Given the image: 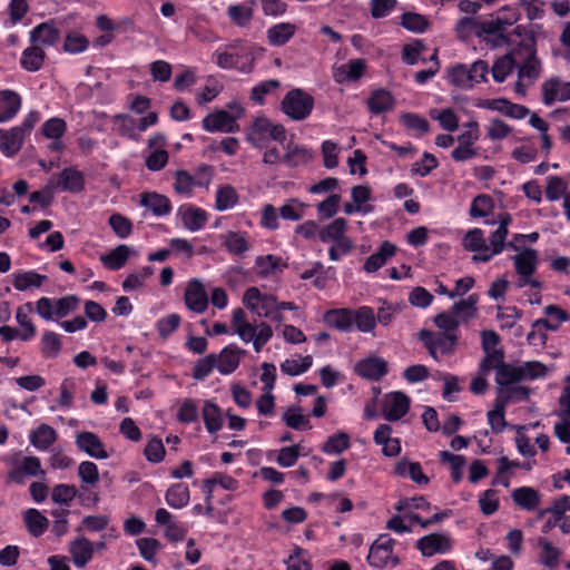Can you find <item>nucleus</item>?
Segmentation results:
<instances>
[{
	"instance_id": "nucleus-1",
	"label": "nucleus",
	"mask_w": 570,
	"mask_h": 570,
	"mask_svg": "<svg viewBox=\"0 0 570 570\" xmlns=\"http://www.w3.org/2000/svg\"><path fill=\"white\" fill-rule=\"evenodd\" d=\"M346 230L347 220L342 217L335 218L322 227L320 240L323 243H334L328 249L331 261L337 262L342 256L353 250L354 242L346 235Z\"/></svg>"
},
{
	"instance_id": "nucleus-2",
	"label": "nucleus",
	"mask_w": 570,
	"mask_h": 570,
	"mask_svg": "<svg viewBox=\"0 0 570 570\" xmlns=\"http://www.w3.org/2000/svg\"><path fill=\"white\" fill-rule=\"evenodd\" d=\"M283 112L295 121L306 119L314 108V98L299 88L289 90L281 104Z\"/></svg>"
},
{
	"instance_id": "nucleus-3",
	"label": "nucleus",
	"mask_w": 570,
	"mask_h": 570,
	"mask_svg": "<svg viewBox=\"0 0 570 570\" xmlns=\"http://www.w3.org/2000/svg\"><path fill=\"white\" fill-rule=\"evenodd\" d=\"M518 49H521L520 62L517 65L518 76L527 79L528 85H532L540 75V61L537 58L534 38L524 40Z\"/></svg>"
},
{
	"instance_id": "nucleus-4",
	"label": "nucleus",
	"mask_w": 570,
	"mask_h": 570,
	"mask_svg": "<svg viewBox=\"0 0 570 570\" xmlns=\"http://www.w3.org/2000/svg\"><path fill=\"white\" fill-rule=\"evenodd\" d=\"M267 137L283 142L286 138V131L284 126L274 125L267 118L261 117L255 119L252 126V131L247 137V140L256 147H264V142Z\"/></svg>"
},
{
	"instance_id": "nucleus-5",
	"label": "nucleus",
	"mask_w": 570,
	"mask_h": 570,
	"mask_svg": "<svg viewBox=\"0 0 570 570\" xmlns=\"http://www.w3.org/2000/svg\"><path fill=\"white\" fill-rule=\"evenodd\" d=\"M229 108L234 111L233 115L225 110L206 116L203 120V127L207 131H225L233 132L236 130V118L243 115V108L237 104H230Z\"/></svg>"
},
{
	"instance_id": "nucleus-6",
	"label": "nucleus",
	"mask_w": 570,
	"mask_h": 570,
	"mask_svg": "<svg viewBox=\"0 0 570 570\" xmlns=\"http://www.w3.org/2000/svg\"><path fill=\"white\" fill-rule=\"evenodd\" d=\"M243 304L258 316L268 317L277 309L278 302L275 296L262 294L257 287H249L243 295Z\"/></svg>"
},
{
	"instance_id": "nucleus-7",
	"label": "nucleus",
	"mask_w": 570,
	"mask_h": 570,
	"mask_svg": "<svg viewBox=\"0 0 570 570\" xmlns=\"http://www.w3.org/2000/svg\"><path fill=\"white\" fill-rule=\"evenodd\" d=\"M420 340L423 342L424 346L428 348L429 354L438 360L436 352L440 351L442 354L448 355L452 354L458 344L456 334H439L435 335L433 332L428 330H422L420 332Z\"/></svg>"
},
{
	"instance_id": "nucleus-8",
	"label": "nucleus",
	"mask_w": 570,
	"mask_h": 570,
	"mask_svg": "<svg viewBox=\"0 0 570 570\" xmlns=\"http://www.w3.org/2000/svg\"><path fill=\"white\" fill-rule=\"evenodd\" d=\"M394 540L387 535L380 537L371 547L367 560L372 567L384 568L399 563V558L393 556Z\"/></svg>"
},
{
	"instance_id": "nucleus-9",
	"label": "nucleus",
	"mask_w": 570,
	"mask_h": 570,
	"mask_svg": "<svg viewBox=\"0 0 570 570\" xmlns=\"http://www.w3.org/2000/svg\"><path fill=\"white\" fill-rule=\"evenodd\" d=\"M463 246L466 250L476 253L473 262H488L500 252H494V245H487L483 232L480 228L469 230L463 238Z\"/></svg>"
},
{
	"instance_id": "nucleus-10",
	"label": "nucleus",
	"mask_w": 570,
	"mask_h": 570,
	"mask_svg": "<svg viewBox=\"0 0 570 570\" xmlns=\"http://www.w3.org/2000/svg\"><path fill=\"white\" fill-rule=\"evenodd\" d=\"M410 399L402 392L386 394L383 400L382 412L387 421H397L409 411Z\"/></svg>"
},
{
	"instance_id": "nucleus-11",
	"label": "nucleus",
	"mask_w": 570,
	"mask_h": 570,
	"mask_svg": "<svg viewBox=\"0 0 570 570\" xmlns=\"http://www.w3.org/2000/svg\"><path fill=\"white\" fill-rule=\"evenodd\" d=\"M186 306L195 312L203 313L208 306V296L199 279H191L184 295Z\"/></svg>"
},
{
	"instance_id": "nucleus-12",
	"label": "nucleus",
	"mask_w": 570,
	"mask_h": 570,
	"mask_svg": "<svg viewBox=\"0 0 570 570\" xmlns=\"http://www.w3.org/2000/svg\"><path fill=\"white\" fill-rule=\"evenodd\" d=\"M518 20L515 13L509 18H497L494 20H487L480 22L479 35H489L497 37L495 45L505 43L508 41L504 35L507 27L512 26Z\"/></svg>"
},
{
	"instance_id": "nucleus-13",
	"label": "nucleus",
	"mask_w": 570,
	"mask_h": 570,
	"mask_svg": "<svg viewBox=\"0 0 570 570\" xmlns=\"http://www.w3.org/2000/svg\"><path fill=\"white\" fill-rule=\"evenodd\" d=\"M416 548L425 557H431L435 553L446 552L451 548V539L444 533H431L421 538Z\"/></svg>"
},
{
	"instance_id": "nucleus-14",
	"label": "nucleus",
	"mask_w": 570,
	"mask_h": 570,
	"mask_svg": "<svg viewBox=\"0 0 570 570\" xmlns=\"http://www.w3.org/2000/svg\"><path fill=\"white\" fill-rule=\"evenodd\" d=\"M56 188L70 193H79L85 187V178L81 171L73 167L65 168L60 174L52 177Z\"/></svg>"
},
{
	"instance_id": "nucleus-15",
	"label": "nucleus",
	"mask_w": 570,
	"mask_h": 570,
	"mask_svg": "<svg viewBox=\"0 0 570 570\" xmlns=\"http://www.w3.org/2000/svg\"><path fill=\"white\" fill-rule=\"evenodd\" d=\"M543 102L551 105L559 100L564 101L570 99V82H562L558 78L547 80L542 85Z\"/></svg>"
},
{
	"instance_id": "nucleus-16",
	"label": "nucleus",
	"mask_w": 570,
	"mask_h": 570,
	"mask_svg": "<svg viewBox=\"0 0 570 570\" xmlns=\"http://www.w3.org/2000/svg\"><path fill=\"white\" fill-rule=\"evenodd\" d=\"M76 443L80 450L91 458L104 460L109 456L100 439L92 432L78 433Z\"/></svg>"
},
{
	"instance_id": "nucleus-17",
	"label": "nucleus",
	"mask_w": 570,
	"mask_h": 570,
	"mask_svg": "<svg viewBox=\"0 0 570 570\" xmlns=\"http://www.w3.org/2000/svg\"><path fill=\"white\" fill-rule=\"evenodd\" d=\"M355 372L368 380H380L387 372V363L380 357H368L355 365Z\"/></svg>"
},
{
	"instance_id": "nucleus-18",
	"label": "nucleus",
	"mask_w": 570,
	"mask_h": 570,
	"mask_svg": "<svg viewBox=\"0 0 570 570\" xmlns=\"http://www.w3.org/2000/svg\"><path fill=\"white\" fill-rule=\"evenodd\" d=\"M521 49H514L512 52L497 59L492 66V75L495 81L502 82L512 72L513 68L520 62Z\"/></svg>"
},
{
	"instance_id": "nucleus-19",
	"label": "nucleus",
	"mask_w": 570,
	"mask_h": 570,
	"mask_svg": "<svg viewBox=\"0 0 570 570\" xmlns=\"http://www.w3.org/2000/svg\"><path fill=\"white\" fill-rule=\"evenodd\" d=\"M481 106L500 111L501 114L515 119H522L530 114V110L527 107L512 104L504 98L485 100Z\"/></svg>"
},
{
	"instance_id": "nucleus-20",
	"label": "nucleus",
	"mask_w": 570,
	"mask_h": 570,
	"mask_svg": "<svg viewBox=\"0 0 570 570\" xmlns=\"http://www.w3.org/2000/svg\"><path fill=\"white\" fill-rule=\"evenodd\" d=\"M60 37V31L50 22H42L30 32V42L42 48L55 45Z\"/></svg>"
},
{
	"instance_id": "nucleus-21",
	"label": "nucleus",
	"mask_w": 570,
	"mask_h": 570,
	"mask_svg": "<svg viewBox=\"0 0 570 570\" xmlns=\"http://www.w3.org/2000/svg\"><path fill=\"white\" fill-rule=\"evenodd\" d=\"M72 562L78 568H83L92 558L95 547L85 537L77 538L70 543Z\"/></svg>"
},
{
	"instance_id": "nucleus-22",
	"label": "nucleus",
	"mask_w": 570,
	"mask_h": 570,
	"mask_svg": "<svg viewBox=\"0 0 570 570\" xmlns=\"http://www.w3.org/2000/svg\"><path fill=\"white\" fill-rule=\"evenodd\" d=\"M0 149L7 155L12 156L17 154L24 139V128L14 127L10 130L0 131Z\"/></svg>"
},
{
	"instance_id": "nucleus-23",
	"label": "nucleus",
	"mask_w": 570,
	"mask_h": 570,
	"mask_svg": "<svg viewBox=\"0 0 570 570\" xmlns=\"http://www.w3.org/2000/svg\"><path fill=\"white\" fill-rule=\"evenodd\" d=\"M517 273L522 277H530L537 268L538 255L533 248H524L513 257Z\"/></svg>"
},
{
	"instance_id": "nucleus-24",
	"label": "nucleus",
	"mask_w": 570,
	"mask_h": 570,
	"mask_svg": "<svg viewBox=\"0 0 570 570\" xmlns=\"http://www.w3.org/2000/svg\"><path fill=\"white\" fill-rule=\"evenodd\" d=\"M511 497L517 505L528 511L535 510L541 503L539 492L530 487L513 490Z\"/></svg>"
},
{
	"instance_id": "nucleus-25",
	"label": "nucleus",
	"mask_w": 570,
	"mask_h": 570,
	"mask_svg": "<svg viewBox=\"0 0 570 570\" xmlns=\"http://www.w3.org/2000/svg\"><path fill=\"white\" fill-rule=\"evenodd\" d=\"M21 107L20 96L12 90L0 91V122L11 119Z\"/></svg>"
},
{
	"instance_id": "nucleus-26",
	"label": "nucleus",
	"mask_w": 570,
	"mask_h": 570,
	"mask_svg": "<svg viewBox=\"0 0 570 570\" xmlns=\"http://www.w3.org/2000/svg\"><path fill=\"white\" fill-rule=\"evenodd\" d=\"M396 247L390 242H384L379 250L368 256L364 264V269L367 273H374L380 269L387 261L395 254Z\"/></svg>"
},
{
	"instance_id": "nucleus-27",
	"label": "nucleus",
	"mask_w": 570,
	"mask_h": 570,
	"mask_svg": "<svg viewBox=\"0 0 570 570\" xmlns=\"http://www.w3.org/2000/svg\"><path fill=\"white\" fill-rule=\"evenodd\" d=\"M140 205L151 210L156 216H163L170 212L169 199L157 193H145L140 196Z\"/></svg>"
},
{
	"instance_id": "nucleus-28",
	"label": "nucleus",
	"mask_w": 570,
	"mask_h": 570,
	"mask_svg": "<svg viewBox=\"0 0 570 570\" xmlns=\"http://www.w3.org/2000/svg\"><path fill=\"white\" fill-rule=\"evenodd\" d=\"M46 59V52L39 46L31 43L30 47L23 50L20 63L23 69L35 72L41 69Z\"/></svg>"
},
{
	"instance_id": "nucleus-29",
	"label": "nucleus",
	"mask_w": 570,
	"mask_h": 570,
	"mask_svg": "<svg viewBox=\"0 0 570 570\" xmlns=\"http://www.w3.org/2000/svg\"><path fill=\"white\" fill-rule=\"evenodd\" d=\"M131 248L125 244L118 245L100 257L101 263L111 271L120 269L125 266L127 259L131 254Z\"/></svg>"
},
{
	"instance_id": "nucleus-30",
	"label": "nucleus",
	"mask_w": 570,
	"mask_h": 570,
	"mask_svg": "<svg viewBox=\"0 0 570 570\" xmlns=\"http://www.w3.org/2000/svg\"><path fill=\"white\" fill-rule=\"evenodd\" d=\"M521 381L523 380L519 366H513L504 361L498 366V373L495 374L498 387H508Z\"/></svg>"
},
{
	"instance_id": "nucleus-31",
	"label": "nucleus",
	"mask_w": 570,
	"mask_h": 570,
	"mask_svg": "<svg viewBox=\"0 0 570 570\" xmlns=\"http://www.w3.org/2000/svg\"><path fill=\"white\" fill-rule=\"evenodd\" d=\"M296 31V27L289 22H282L267 30V40L272 46L285 45Z\"/></svg>"
},
{
	"instance_id": "nucleus-32",
	"label": "nucleus",
	"mask_w": 570,
	"mask_h": 570,
	"mask_svg": "<svg viewBox=\"0 0 570 570\" xmlns=\"http://www.w3.org/2000/svg\"><path fill=\"white\" fill-rule=\"evenodd\" d=\"M57 440V432L48 424H40L30 435V442L39 450H47Z\"/></svg>"
},
{
	"instance_id": "nucleus-33",
	"label": "nucleus",
	"mask_w": 570,
	"mask_h": 570,
	"mask_svg": "<svg viewBox=\"0 0 570 570\" xmlns=\"http://www.w3.org/2000/svg\"><path fill=\"white\" fill-rule=\"evenodd\" d=\"M324 321L327 325L340 331H348L353 324V315L350 309H331L324 314Z\"/></svg>"
},
{
	"instance_id": "nucleus-34",
	"label": "nucleus",
	"mask_w": 570,
	"mask_h": 570,
	"mask_svg": "<svg viewBox=\"0 0 570 570\" xmlns=\"http://www.w3.org/2000/svg\"><path fill=\"white\" fill-rule=\"evenodd\" d=\"M529 394V387L515 384L508 387H498L495 400L507 406V404L510 402L528 400Z\"/></svg>"
},
{
	"instance_id": "nucleus-35",
	"label": "nucleus",
	"mask_w": 570,
	"mask_h": 570,
	"mask_svg": "<svg viewBox=\"0 0 570 570\" xmlns=\"http://www.w3.org/2000/svg\"><path fill=\"white\" fill-rule=\"evenodd\" d=\"M240 351L237 348L225 347L217 357V368L222 374H230L239 364Z\"/></svg>"
},
{
	"instance_id": "nucleus-36",
	"label": "nucleus",
	"mask_w": 570,
	"mask_h": 570,
	"mask_svg": "<svg viewBox=\"0 0 570 570\" xmlns=\"http://www.w3.org/2000/svg\"><path fill=\"white\" fill-rule=\"evenodd\" d=\"M238 203V194L232 185L218 187L216 193L215 208L218 212H225L233 208Z\"/></svg>"
},
{
	"instance_id": "nucleus-37",
	"label": "nucleus",
	"mask_w": 570,
	"mask_h": 570,
	"mask_svg": "<svg viewBox=\"0 0 570 570\" xmlns=\"http://www.w3.org/2000/svg\"><path fill=\"white\" fill-rule=\"evenodd\" d=\"M23 519L28 528V531L33 537L41 535L49 525L48 519L36 509H28L24 512Z\"/></svg>"
},
{
	"instance_id": "nucleus-38",
	"label": "nucleus",
	"mask_w": 570,
	"mask_h": 570,
	"mask_svg": "<svg viewBox=\"0 0 570 570\" xmlns=\"http://www.w3.org/2000/svg\"><path fill=\"white\" fill-rule=\"evenodd\" d=\"M394 99L392 95L383 89L374 91L367 100L368 109L373 114H381L392 109Z\"/></svg>"
},
{
	"instance_id": "nucleus-39",
	"label": "nucleus",
	"mask_w": 570,
	"mask_h": 570,
	"mask_svg": "<svg viewBox=\"0 0 570 570\" xmlns=\"http://www.w3.org/2000/svg\"><path fill=\"white\" fill-rule=\"evenodd\" d=\"M46 279V275L33 271L17 273L13 275V286L18 291H26L29 287H40Z\"/></svg>"
},
{
	"instance_id": "nucleus-40",
	"label": "nucleus",
	"mask_w": 570,
	"mask_h": 570,
	"mask_svg": "<svg viewBox=\"0 0 570 570\" xmlns=\"http://www.w3.org/2000/svg\"><path fill=\"white\" fill-rule=\"evenodd\" d=\"M285 424L294 430L311 429L307 416L302 413L299 406H289L283 414Z\"/></svg>"
},
{
	"instance_id": "nucleus-41",
	"label": "nucleus",
	"mask_w": 570,
	"mask_h": 570,
	"mask_svg": "<svg viewBox=\"0 0 570 570\" xmlns=\"http://www.w3.org/2000/svg\"><path fill=\"white\" fill-rule=\"evenodd\" d=\"M181 219L187 229L196 232L206 224L207 215L203 209L189 207L183 213Z\"/></svg>"
},
{
	"instance_id": "nucleus-42",
	"label": "nucleus",
	"mask_w": 570,
	"mask_h": 570,
	"mask_svg": "<svg viewBox=\"0 0 570 570\" xmlns=\"http://www.w3.org/2000/svg\"><path fill=\"white\" fill-rule=\"evenodd\" d=\"M189 501V490L183 484H174L166 493V502L174 509L185 507Z\"/></svg>"
},
{
	"instance_id": "nucleus-43",
	"label": "nucleus",
	"mask_w": 570,
	"mask_h": 570,
	"mask_svg": "<svg viewBox=\"0 0 570 570\" xmlns=\"http://www.w3.org/2000/svg\"><path fill=\"white\" fill-rule=\"evenodd\" d=\"M478 301L479 296L476 294H472L466 299L455 303L452 307L454 316L462 320L473 318L476 314Z\"/></svg>"
},
{
	"instance_id": "nucleus-44",
	"label": "nucleus",
	"mask_w": 570,
	"mask_h": 570,
	"mask_svg": "<svg viewBox=\"0 0 570 570\" xmlns=\"http://www.w3.org/2000/svg\"><path fill=\"white\" fill-rule=\"evenodd\" d=\"M203 417L208 432L214 433L222 428V417L218 406L213 402H206L203 409Z\"/></svg>"
},
{
	"instance_id": "nucleus-45",
	"label": "nucleus",
	"mask_w": 570,
	"mask_h": 570,
	"mask_svg": "<svg viewBox=\"0 0 570 570\" xmlns=\"http://www.w3.org/2000/svg\"><path fill=\"white\" fill-rule=\"evenodd\" d=\"M498 222L499 226L490 236V240L494 245V252H502L505 246L504 240L508 236V225L511 222V216L509 214L500 215Z\"/></svg>"
},
{
	"instance_id": "nucleus-46",
	"label": "nucleus",
	"mask_w": 570,
	"mask_h": 570,
	"mask_svg": "<svg viewBox=\"0 0 570 570\" xmlns=\"http://www.w3.org/2000/svg\"><path fill=\"white\" fill-rule=\"evenodd\" d=\"M61 351V341L55 332H45L41 337V352L46 357H57Z\"/></svg>"
},
{
	"instance_id": "nucleus-47",
	"label": "nucleus",
	"mask_w": 570,
	"mask_h": 570,
	"mask_svg": "<svg viewBox=\"0 0 570 570\" xmlns=\"http://www.w3.org/2000/svg\"><path fill=\"white\" fill-rule=\"evenodd\" d=\"M395 472L400 475L409 472L411 479L419 484H426L429 482V478L422 472L421 465L417 462H399L395 465Z\"/></svg>"
},
{
	"instance_id": "nucleus-48",
	"label": "nucleus",
	"mask_w": 570,
	"mask_h": 570,
	"mask_svg": "<svg viewBox=\"0 0 570 570\" xmlns=\"http://www.w3.org/2000/svg\"><path fill=\"white\" fill-rule=\"evenodd\" d=\"M353 321L361 332H371L376 323L374 312L371 307H361L355 312Z\"/></svg>"
},
{
	"instance_id": "nucleus-49",
	"label": "nucleus",
	"mask_w": 570,
	"mask_h": 570,
	"mask_svg": "<svg viewBox=\"0 0 570 570\" xmlns=\"http://www.w3.org/2000/svg\"><path fill=\"white\" fill-rule=\"evenodd\" d=\"M350 448V436L345 432H338L330 436L323 444V452L325 453H342Z\"/></svg>"
},
{
	"instance_id": "nucleus-50",
	"label": "nucleus",
	"mask_w": 570,
	"mask_h": 570,
	"mask_svg": "<svg viewBox=\"0 0 570 570\" xmlns=\"http://www.w3.org/2000/svg\"><path fill=\"white\" fill-rule=\"evenodd\" d=\"M449 79L452 85L468 89L472 88L471 75L469 68L463 65H458L449 70Z\"/></svg>"
},
{
	"instance_id": "nucleus-51",
	"label": "nucleus",
	"mask_w": 570,
	"mask_h": 570,
	"mask_svg": "<svg viewBox=\"0 0 570 570\" xmlns=\"http://www.w3.org/2000/svg\"><path fill=\"white\" fill-rule=\"evenodd\" d=\"M225 246L230 253L236 255H242L249 249V244L245 236L238 232H229L226 235Z\"/></svg>"
},
{
	"instance_id": "nucleus-52",
	"label": "nucleus",
	"mask_w": 570,
	"mask_h": 570,
	"mask_svg": "<svg viewBox=\"0 0 570 570\" xmlns=\"http://www.w3.org/2000/svg\"><path fill=\"white\" fill-rule=\"evenodd\" d=\"M505 405L499 401H494V409L488 412V421L493 432L499 433L503 431L507 425L505 417Z\"/></svg>"
},
{
	"instance_id": "nucleus-53",
	"label": "nucleus",
	"mask_w": 570,
	"mask_h": 570,
	"mask_svg": "<svg viewBox=\"0 0 570 570\" xmlns=\"http://www.w3.org/2000/svg\"><path fill=\"white\" fill-rule=\"evenodd\" d=\"M279 258L274 255L258 256L255 259L256 274L261 277H266L274 273L279 265Z\"/></svg>"
},
{
	"instance_id": "nucleus-54",
	"label": "nucleus",
	"mask_w": 570,
	"mask_h": 570,
	"mask_svg": "<svg viewBox=\"0 0 570 570\" xmlns=\"http://www.w3.org/2000/svg\"><path fill=\"white\" fill-rule=\"evenodd\" d=\"M371 198V189L364 185H357L352 188V200L362 209L363 214H368L373 210V206L365 205Z\"/></svg>"
},
{
	"instance_id": "nucleus-55",
	"label": "nucleus",
	"mask_w": 570,
	"mask_h": 570,
	"mask_svg": "<svg viewBox=\"0 0 570 570\" xmlns=\"http://www.w3.org/2000/svg\"><path fill=\"white\" fill-rule=\"evenodd\" d=\"M484 353L485 356L480 363V373L487 375L492 368H495V372L498 373V366H500L504 360L503 350H493L492 352Z\"/></svg>"
},
{
	"instance_id": "nucleus-56",
	"label": "nucleus",
	"mask_w": 570,
	"mask_h": 570,
	"mask_svg": "<svg viewBox=\"0 0 570 570\" xmlns=\"http://www.w3.org/2000/svg\"><path fill=\"white\" fill-rule=\"evenodd\" d=\"M154 274L150 266H145L140 272L129 274L122 283L126 291H132L141 287L147 278Z\"/></svg>"
},
{
	"instance_id": "nucleus-57",
	"label": "nucleus",
	"mask_w": 570,
	"mask_h": 570,
	"mask_svg": "<svg viewBox=\"0 0 570 570\" xmlns=\"http://www.w3.org/2000/svg\"><path fill=\"white\" fill-rule=\"evenodd\" d=\"M312 156L305 148H301L298 146H288L287 153L285 154L283 160L289 167H295L299 164H306L311 160Z\"/></svg>"
},
{
	"instance_id": "nucleus-58",
	"label": "nucleus",
	"mask_w": 570,
	"mask_h": 570,
	"mask_svg": "<svg viewBox=\"0 0 570 570\" xmlns=\"http://www.w3.org/2000/svg\"><path fill=\"white\" fill-rule=\"evenodd\" d=\"M56 189L55 180L51 178L42 190L30 194V203L39 204L42 208L48 207L53 200V191Z\"/></svg>"
},
{
	"instance_id": "nucleus-59",
	"label": "nucleus",
	"mask_w": 570,
	"mask_h": 570,
	"mask_svg": "<svg viewBox=\"0 0 570 570\" xmlns=\"http://www.w3.org/2000/svg\"><path fill=\"white\" fill-rule=\"evenodd\" d=\"M253 9L245 6H230L228 8V16L233 22L239 27H245L253 19Z\"/></svg>"
},
{
	"instance_id": "nucleus-60",
	"label": "nucleus",
	"mask_w": 570,
	"mask_h": 570,
	"mask_svg": "<svg viewBox=\"0 0 570 570\" xmlns=\"http://www.w3.org/2000/svg\"><path fill=\"white\" fill-rule=\"evenodd\" d=\"M493 203L488 195H478L471 204L470 215L472 217H485L490 214Z\"/></svg>"
},
{
	"instance_id": "nucleus-61",
	"label": "nucleus",
	"mask_w": 570,
	"mask_h": 570,
	"mask_svg": "<svg viewBox=\"0 0 570 570\" xmlns=\"http://www.w3.org/2000/svg\"><path fill=\"white\" fill-rule=\"evenodd\" d=\"M55 302V315L58 318H62L73 312L79 304V298L75 295L65 296Z\"/></svg>"
},
{
	"instance_id": "nucleus-62",
	"label": "nucleus",
	"mask_w": 570,
	"mask_h": 570,
	"mask_svg": "<svg viewBox=\"0 0 570 570\" xmlns=\"http://www.w3.org/2000/svg\"><path fill=\"white\" fill-rule=\"evenodd\" d=\"M78 475L83 483L94 487L99 481L98 466L90 461L81 462L78 466Z\"/></svg>"
},
{
	"instance_id": "nucleus-63",
	"label": "nucleus",
	"mask_w": 570,
	"mask_h": 570,
	"mask_svg": "<svg viewBox=\"0 0 570 570\" xmlns=\"http://www.w3.org/2000/svg\"><path fill=\"white\" fill-rule=\"evenodd\" d=\"M341 195L332 194L317 205L318 215L322 218H332L340 208Z\"/></svg>"
},
{
	"instance_id": "nucleus-64",
	"label": "nucleus",
	"mask_w": 570,
	"mask_h": 570,
	"mask_svg": "<svg viewBox=\"0 0 570 570\" xmlns=\"http://www.w3.org/2000/svg\"><path fill=\"white\" fill-rule=\"evenodd\" d=\"M568 184L558 176L550 177L546 188V196L549 200L554 202L561 196L567 195Z\"/></svg>"
}]
</instances>
